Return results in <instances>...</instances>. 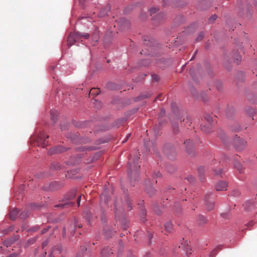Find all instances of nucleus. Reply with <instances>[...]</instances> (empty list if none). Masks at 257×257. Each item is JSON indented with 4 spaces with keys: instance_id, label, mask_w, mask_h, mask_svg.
Here are the masks:
<instances>
[{
    "instance_id": "f257e3e1",
    "label": "nucleus",
    "mask_w": 257,
    "mask_h": 257,
    "mask_svg": "<svg viewBox=\"0 0 257 257\" xmlns=\"http://www.w3.org/2000/svg\"><path fill=\"white\" fill-rule=\"evenodd\" d=\"M76 190H73L69 192L60 202L56 204L55 207L76 208L80 206L81 195L76 196Z\"/></svg>"
},
{
    "instance_id": "f03ea898",
    "label": "nucleus",
    "mask_w": 257,
    "mask_h": 257,
    "mask_svg": "<svg viewBox=\"0 0 257 257\" xmlns=\"http://www.w3.org/2000/svg\"><path fill=\"white\" fill-rule=\"evenodd\" d=\"M140 154L136 152L135 154L131 155L127 164V173L131 181L137 180L139 177V170Z\"/></svg>"
},
{
    "instance_id": "7ed1b4c3",
    "label": "nucleus",
    "mask_w": 257,
    "mask_h": 257,
    "mask_svg": "<svg viewBox=\"0 0 257 257\" xmlns=\"http://www.w3.org/2000/svg\"><path fill=\"white\" fill-rule=\"evenodd\" d=\"M89 37V35L88 34H82L79 32L71 33L68 37L67 45L69 47H71L73 44L78 41L82 38L88 39Z\"/></svg>"
},
{
    "instance_id": "20e7f679",
    "label": "nucleus",
    "mask_w": 257,
    "mask_h": 257,
    "mask_svg": "<svg viewBox=\"0 0 257 257\" xmlns=\"http://www.w3.org/2000/svg\"><path fill=\"white\" fill-rule=\"evenodd\" d=\"M233 143L235 148L238 151L243 150L246 146V142L237 136L233 139Z\"/></svg>"
},
{
    "instance_id": "39448f33",
    "label": "nucleus",
    "mask_w": 257,
    "mask_h": 257,
    "mask_svg": "<svg viewBox=\"0 0 257 257\" xmlns=\"http://www.w3.org/2000/svg\"><path fill=\"white\" fill-rule=\"evenodd\" d=\"M48 138H49L48 136H46L44 134H40L37 137L36 141L39 145H41L44 148L48 145V143L46 142V140Z\"/></svg>"
},
{
    "instance_id": "423d86ee",
    "label": "nucleus",
    "mask_w": 257,
    "mask_h": 257,
    "mask_svg": "<svg viewBox=\"0 0 257 257\" xmlns=\"http://www.w3.org/2000/svg\"><path fill=\"white\" fill-rule=\"evenodd\" d=\"M227 184L225 181H220L216 184L215 189L217 191H224L227 190Z\"/></svg>"
},
{
    "instance_id": "0eeeda50",
    "label": "nucleus",
    "mask_w": 257,
    "mask_h": 257,
    "mask_svg": "<svg viewBox=\"0 0 257 257\" xmlns=\"http://www.w3.org/2000/svg\"><path fill=\"white\" fill-rule=\"evenodd\" d=\"M210 194H207L205 195L204 200L206 202V207L208 208H213L215 207L214 202L211 200Z\"/></svg>"
},
{
    "instance_id": "6e6552de",
    "label": "nucleus",
    "mask_w": 257,
    "mask_h": 257,
    "mask_svg": "<svg viewBox=\"0 0 257 257\" xmlns=\"http://www.w3.org/2000/svg\"><path fill=\"white\" fill-rule=\"evenodd\" d=\"M184 144L186 147V150L189 154H191L193 148V143L190 140H187L184 142Z\"/></svg>"
},
{
    "instance_id": "1a4fd4ad",
    "label": "nucleus",
    "mask_w": 257,
    "mask_h": 257,
    "mask_svg": "<svg viewBox=\"0 0 257 257\" xmlns=\"http://www.w3.org/2000/svg\"><path fill=\"white\" fill-rule=\"evenodd\" d=\"M111 9L110 6L108 4L104 8H102L99 13L98 16L99 17H103L107 15V13Z\"/></svg>"
},
{
    "instance_id": "9d476101",
    "label": "nucleus",
    "mask_w": 257,
    "mask_h": 257,
    "mask_svg": "<svg viewBox=\"0 0 257 257\" xmlns=\"http://www.w3.org/2000/svg\"><path fill=\"white\" fill-rule=\"evenodd\" d=\"M62 250V247L61 245H57L54 248H52L50 254V257H54L57 253H60Z\"/></svg>"
},
{
    "instance_id": "9b49d317",
    "label": "nucleus",
    "mask_w": 257,
    "mask_h": 257,
    "mask_svg": "<svg viewBox=\"0 0 257 257\" xmlns=\"http://www.w3.org/2000/svg\"><path fill=\"white\" fill-rule=\"evenodd\" d=\"M111 249L109 247L104 248L101 252V255L103 257H110L113 254V252H111Z\"/></svg>"
},
{
    "instance_id": "f8f14e48",
    "label": "nucleus",
    "mask_w": 257,
    "mask_h": 257,
    "mask_svg": "<svg viewBox=\"0 0 257 257\" xmlns=\"http://www.w3.org/2000/svg\"><path fill=\"white\" fill-rule=\"evenodd\" d=\"M201 130L203 132L205 133H209L212 130V124L206 123L205 124L202 125H201Z\"/></svg>"
},
{
    "instance_id": "ddd939ff",
    "label": "nucleus",
    "mask_w": 257,
    "mask_h": 257,
    "mask_svg": "<svg viewBox=\"0 0 257 257\" xmlns=\"http://www.w3.org/2000/svg\"><path fill=\"white\" fill-rule=\"evenodd\" d=\"M108 198L109 197L107 196L106 190H105L100 196L101 203H102V202L103 201L104 203L108 205V207H109L108 205L109 202Z\"/></svg>"
},
{
    "instance_id": "4468645a",
    "label": "nucleus",
    "mask_w": 257,
    "mask_h": 257,
    "mask_svg": "<svg viewBox=\"0 0 257 257\" xmlns=\"http://www.w3.org/2000/svg\"><path fill=\"white\" fill-rule=\"evenodd\" d=\"M183 241L184 242V244L183 243H182L181 245L179 246V247L180 248H182V249L185 250L187 253L189 254H191V249L189 246L188 243L187 242V241Z\"/></svg>"
},
{
    "instance_id": "2eb2a0df",
    "label": "nucleus",
    "mask_w": 257,
    "mask_h": 257,
    "mask_svg": "<svg viewBox=\"0 0 257 257\" xmlns=\"http://www.w3.org/2000/svg\"><path fill=\"white\" fill-rule=\"evenodd\" d=\"M84 213L86 219L90 223L91 220L93 219L92 213L90 212L89 210H86Z\"/></svg>"
},
{
    "instance_id": "dca6fc26",
    "label": "nucleus",
    "mask_w": 257,
    "mask_h": 257,
    "mask_svg": "<svg viewBox=\"0 0 257 257\" xmlns=\"http://www.w3.org/2000/svg\"><path fill=\"white\" fill-rule=\"evenodd\" d=\"M19 213V210H11L10 218L12 220H15Z\"/></svg>"
},
{
    "instance_id": "f3484780",
    "label": "nucleus",
    "mask_w": 257,
    "mask_h": 257,
    "mask_svg": "<svg viewBox=\"0 0 257 257\" xmlns=\"http://www.w3.org/2000/svg\"><path fill=\"white\" fill-rule=\"evenodd\" d=\"M221 216L224 219H228L231 216V214L228 210H224V211L220 214Z\"/></svg>"
},
{
    "instance_id": "a211bd4d",
    "label": "nucleus",
    "mask_w": 257,
    "mask_h": 257,
    "mask_svg": "<svg viewBox=\"0 0 257 257\" xmlns=\"http://www.w3.org/2000/svg\"><path fill=\"white\" fill-rule=\"evenodd\" d=\"M243 206L246 209L249 208H252L254 207V203L251 201H246L244 202V203L243 204Z\"/></svg>"
},
{
    "instance_id": "6ab92c4d",
    "label": "nucleus",
    "mask_w": 257,
    "mask_h": 257,
    "mask_svg": "<svg viewBox=\"0 0 257 257\" xmlns=\"http://www.w3.org/2000/svg\"><path fill=\"white\" fill-rule=\"evenodd\" d=\"M66 151L65 148L63 147H56V148L53 149V153H60Z\"/></svg>"
},
{
    "instance_id": "aec40b11",
    "label": "nucleus",
    "mask_w": 257,
    "mask_h": 257,
    "mask_svg": "<svg viewBox=\"0 0 257 257\" xmlns=\"http://www.w3.org/2000/svg\"><path fill=\"white\" fill-rule=\"evenodd\" d=\"M234 167L240 173L244 172L242 166L239 162H235L234 163Z\"/></svg>"
},
{
    "instance_id": "412c9836",
    "label": "nucleus",
    "mask_w": 257,
    "mask_h": 257,
    "mask_svg": "<svg viewBox=\"0 0 257 257\" xmlns=\"http://www.w3.org/2000/svg\"><path fill=\"white\" fill-rule=\"evenodd\" d=\"M165 230L167 232H171L173 230V225L171 222H167L165 225Z\"/></svg>"
},
{
    "instance_id": "4be33fe9",
    "label": "nucleus",
    "mask_w": 257,
    "mask_h": 257,
    "mask_svg": "<svg viewBox=\"0 0 257 257\" xmlns=\"http://www.w3.org/2000/svg\"><path fill=\"white\" fill-rule=\"evenodd\" d=\"M29 215V212L28 210H24L20 214L19 217L22 219H26Z\"/></svg>"
},
{
    "instance_id": "5701e85b",
    "label": "nucleus",
    "mask_w": 257,
    "mask_h": 257,
    "mask_svg": "<svg viewBox=\"0 0 257 257\" xmlns=\"http://www.w3.org/2000/svg\"><path fill=\"white\" fill-rule=\"evenodd\" d=\"M147 193L151 196L154 195L156 193V190L152 186H150L147 188Z\"/></svg>"
},
{
    "instance_id": "b1692460",
    "label": "nucleus",
    "mask_w": 257,
    "mask_h": 257,
    "mask_svg": "<svg viewBox=\"0 0 257 257\" xmlns=\"http://www.w3.org/2000/svg\"><path fill=\"white\" fill-rule=\"evenodd\" d=\"M165 17V15L163 13H160L155 17L154 18V21H160L163 20Z\"/></svg>"
},
{
    "instance_id": "393cba45",
    "label": "nucleus",
    "mask_w": 257,
    "mask_h": 257,
    "mask_svg": "<svg viewBox=\"0 0 257 257\" xmlns=\"http://www.w3.org/2000/svg\"><path fill=\"white\" fill-rule=\"evenodd\" d=\"M99 93L100 90L97 88H93L89 91V95H97Z\"/></svg>"
},
{
    "instance_id": "a878e982",
    "label": "nucleus",
    "mask_w": 257,
    "mask_h": 257,
    "mask_svg": "<svg viewBox=\"0 0 257 257\" xmlns=\"http://www.w3.org/2000/svg\"><path fill=\"white\" fill-rule=\"evenodd\" d=\"M43 206H42L40 204H38L35 202L30 203L28 205V207L30 208H41Z\"/></svg>"
},
{
    "instance_id": "bb28decb",
    "label": "nucleus",
    "mask_w": 257,
    "mask_h": 257,
    "mask_svg": "<svg viewBox=\"0 0 257 257\" xmlns=\"http://www.w3.org/2000/svg\"><path fill=\"white\" fill-rule=\"evenodd\" d=\"M219 137L221 139V140L223 142V143L226 144L227 143L226 140L228 139V138L224 133H223V132L219 134Z\"/></svg>"
},
{
    "instance_id": "cd10ccee",
    "label": "nucleus",
    "mask_w": 257,
    "mask_h": 257,
    "mask_svg": "<svg viewBox=\"0 0 257 257\" xmlns=\"http://www.w3.org/2000/svg\"><path fill=\"white\" fill-rule=\"evenodd\" d=\"M205 120L207 122V123H209V124H212V118L210 115H206L204 117Z\"/></svg>"
},
{
    "instance_id": "c85d7f7f",
    "label": "nucleus",
    "mask_w": 257,
    "mask_h": 257,
    "mask_svg": "<svg viewBox=\"0 0 257 257\" xmlns=\"http://www.w3.org/2000/svg\"><path fill=\"white\" fill-rule=\"evenodd\" d=\"M198 173L200 178H201V176L204 173V167L200 166L198 168Z\"/></svg>"
},
{
    "instance_id": "c756f323",
    "label": "nucleus",
    "mask_w": 257,
    "mask_h": 257,
    "mask_svg": "<svg viewBox=\"0 0 257 257\" xmlns=\"http://www.w3.org/2000/svg\"><path fill=\"white\" fill-rule=\"evenodd\" d=\"M233 57H234V61H235V62L237 64H239L241 61L240 56L238 54H237V55L235 54V55L233 56Z\"/></svg>"
},
{
    "instance_id": "7c9ffc66",
    "label": "nucleus",
    "mask_w": 257,
    "mask_h": 257,
    "mask_svg": "<svg viewBox=\"0 0 257 257\" xmlns=\"http://www.w3.org/2000/svg\"><path fill=\"white\" fill-rule=\"evenodd\" d=\"M75 227H76V223H75V224L74 225L70 226L68 227V229L69 231H70L71 232L72 234H73Z\"/></svg>"
},
{
    "instance_id": "2f4dec72",
    "label": "nucleus",
    "mask_w": 257,
    "mask_h": 257,
    "mask_svg": "<svg viewBox=\"0 0 257 257\" xmlns=\"http://www.w3.org/2000/svg\"><path fill=\"white\" fill-rule=\"evenodd\" d=\"M173 132L175 134H177L179 132V127L177 124H173L172 125Z\"/></svg>"
},
{
    "instance_id": "473e14b6",
    "label": "nucleus",
    "mask_w": 257,
    "mask_h": 257,
    "mask_svg": "<svg viewBox=\"0 0 257 257\" xmlns=\"http://www.w3.org/2000/svg\"><path fill=\"white\" fill-rule=\"evenodd\" d=\"M152 79L155 82H157L159 80V77L157 74H154L152 75Z\"/></svg>"
},
{
    "instance_id": "72a5a7b5",
    "label": "nucleus",
    "mask_w": 257,
    "mask_h": 257,
    "mask_svg": "<svg viewBox=\"0 0 257 257\" xmlns=\"http://www.w3.org/2000/svg\"><path fill=\"white\" fill-rule=\"evenodd\" d=\"M14 242V241L12 240H7L5 241L4 242V244L6 245L7 247H8L9 246H11V244H12Z\"/></svg>"
},
{
    "instance_id": "f704fd0d",
    "label": "nucleus",
    "mask_w": 257,
    "mask_h": 257,
    "mask_svg": "<svg viewBox=\"0 0 257 257\" xmlns=\"http://www.w3.org/2000/svg\"><path fill=\"white\" fill-rule=\"evenodd\" d=\"M199 219L200 221V223H204L206 222V218L203 216H199Z\"/></svg>"
},
{
    "instance_id": "c9c22d12",
    "label": "nucleus",
    "mask_w": 257,
    "mask_h": 257,
    "mask_svg": "<svg viewBox=\"0 0 257 257\" xmlns=\"http://www.w3.org/2000/svg\"><path fill=\"white\" fill-rule=\"evenodd\" d=\"M217 16L216 15H214L212 16L209 19V21L210 23L213 22L216 19H217Z\"/></svg>"
},
{
    "instance_id": "e433bc0d",
    "label": "nucleus",
    "mask_w": 257,
    "mask_h": 257,
    "mask_svg": "<svg viewBox=\"0 0 257 257\" xmlns=\"http://www.w3.org/2000/svg\"><path fill=\"white\" fill-rule=\"evenodd\" d=\"M183 121L185 122L186 123L188 124V125H190V124L191 123V119L189 117H186V118H184L183 119Z\"/></svg>"
},
{
    "instance_id": "4c0bfd02",
    "label": "nucleus",
    "mask_w": 257,
    "mask_h": 257,
    "mask_svg": "<svg viewBox=\"0 0 257 257\" xmlns=\"http://www.w3.org/2000/svg\"><path fill=\"white\" fill-rule=\"evenodd\" d=\"M158 9L156 8H152L150 10V13L151 15L156 13L158 11Z\"/></svg>"
},
{
    "instance_id": "58836bf2",
    "label": "nucleus",
    "mask_w": 257,
    "mask_h": 257,
    "mask_svg": "<svg viewBox=\"0 0 257 257\" xmlns=\"http://www.w3.org/2000/svg\"><path fill=\"white\" fill-rule=\"evenodd\" d=\"M186 179L189 182H192L194 181V178L192 176L190 175L186 177Z\"/></svg>"
},
{
    "instance_id": "ea45409f",
    "label": "nucleus",
    "mask_w": 257,
    "mask_h": 257,
    "mask_svg": "<svg viewBox=\"0 0 257 257\" xmlns=\"http://www.w3.org/2000/svg\"><path fill=\"white\" fill-rule=\"evenodd\" d=\"M204 37L203 33H200L198 37L196 38L197 41H201Z\"/></svg>"
},
{
    "instance_id": "a19ab883",
    "label": "nucleus",
    "mask_w": 257,
    "mask_h": 257,
    "mask_svg": "<svg viewBox=\"0 0 257 257\" xmlns=\"http://www.w3.org/2000/svg\"><path fill=\"white\" fill-rule=\"evenodd\" d=\"M230 111L231 113H232V112H234V109H233V108H230V109H228L227 110V111H226V114H227V115L228 116H229V112H230Z\"/></svg>"
},
{
    "instance_id": "79ce46f5",
    "label": "nucleus",
    "mask_w": 257,
    "mask_h": 257,
    "mask_svg": "<svg viewBox=\"0 0 257 257\" xmlns=\"http://www.w3.org/2000/svg\"><path fill=\"white\" fill-rule=\"evenodd\" d=\"M217 249H220V247H218L217 248H215L211 252V255H214L216 253V251H217Z\"/></svg>"
},
{
    "instance_id": "37998d69",
    "label": "nucleus",
    "mask_w": 257,
    "mask_h": 257,
    "mask_svg": "<svg viewBox=\"0 0 257 257\" xmlns=\"http://www.w3.org/2000/svg\"><path fill=\"white\" fill-rule=\"evenodd\" d=\"M15 197L16 198V199L17 200H20L21 198H22L23 195L20 194V195H18L17 194H16Z\"/></svg>"
},
{
    "instance_id": "c03bdc74",
    "label": "nucleus",
    "mask_w": 257,
    "mask_h": 257,
    "mask_svg": "<svg viewBox=\"0 0 257 257\" xmlns=\"http://www.w3.org/2000/svg\"><path fill=\"white\" fill-rule=\"evenodd\" d=\"M51 114L52 115L53 119L54 120L55 119V117L57 116L56 112L52 111Z\"/></svg>"
},
{
    "instance_id": "a18cd8bd",
    "label": "nucleus",
    "mask_w": 257,
    "mask_h": 257,
    "mask_svg": "<svg viewBox=\"0 0 257 257\" xmlns=\"http://www.w3.org/2000/svg\"><path fill=\"white\" fill-rule=\"evenodd\" d=\"M214 172L215 173V175H219L220 174H221L222 171L221 170H218V171L214 170Z\"/></svg>"
},
{
    "instance_id": "49530a36",
    "label": "nucleus",
    "mask_w": 257,
    "mask_h": 257,
    "mask_svg": "<svg viewBox=\"0 0 257 257\" xmlns=\"http://www.w3.org/2000/svg\"><path fill=\"white\" fill-rule=\"evenodd\" d=\"M113 234H107V232H105V234H104V236L106 238H109V237H111V236Z\"/></svg>"
},
{
    "instance_id": "de8ad7c7",
    "label": "nucleus",
    "mask_w": 257,
    "mask_h": 257,
    "mask_svg": "<svg viewBox=\"0 0 257 257\" xmlns=\"http://www.w3.org/2000/svg\"><path fill=\"white\" fill-rule=\"evenodd\" d=\"M131 137V134H128L126 137V139L122 141V143H124L127 141V140L129 139V138Z\"/></svg>"
},
{
    "instance_id": "09e8293b",
    "label": "nucleus",
    "mask_w": 257,
    "mask_h": 257,
    "mask_svg": "<svg viewBox=\"0 0 257 257\" xmlns=\"http://www.w3.org/2000/svg\"><path fill=\"white\" fill-rule=\"evenodd\" d=\"M154 176L155 177H159L160 176V173L159 172H158L157 173H155L154 174Z\"/></svg>"
},
{
    "instance_id": "8fccbe9b",
    "label": "nucleus",
    "mask_w": 257,
    "mask_h": 257,
    "mask_svg": "<svg viewBox=\"0 0 257 257\" xmlns=\"http://www.w3.org/2000/svg\"><path fill=\"white\" fill-rule=\"evenodd\" d=\"M18 255V253H13L10 254V257H16Z\"/></svg>"
},
{
    "instance_id": "3c124183",
    "label": "nucleus",
    "mask_w": 257,
    "mask_h": 257,
    "mask_svg": "<svg viewBox=\"0 0 257 257\" xmlns=\"http://www.w3.org/2000/svg\"><path fill=\"white\" fill-rule=\"evenodd\" d=\"M83 254L81 252H78L76 254L75 257H82Z\"/></svg>"
},
{
    "instance_id": "603ef678",
    "label": "nucleus",
    "mask_w": 257,
    "mask_h": 257,
    "mask_svg": "<svg viewBox=\"0 0 257 257\" xmlns=\"http://www.w3.org/2000/svg\"><path fill=\"white\" fill-rule=\"evenodd\" d=\"M48 230V228H45V229H44L42 230L41 231V233L42 234H44L46 232H47Z\"/></svg>"
},
{
    "instance_id": "864d4df0",
    "label": "nucleus",
    "mask_w": 257,
    "mask_h": 257,
    "mask_svg": "<svg viewBox=\"0 0 257 257\" xmlns=\"http://www.w3.org/2000/svg\"><path fill=\"white\" fill-rule=\"evenodd\" d=\"M39 228V226H36L34 227L32 229L33 231H35L38 230Z\"/></svg>"
},
{
    "instance_id": "5fc2aeb1",
    "label": "nucleus",
    "mask_w": 257,
    "mask_h": 257,
    "mask_svg": "<svg viewBox=\"0 0 257 257\" xmlns=\"http://www.w3.org/2000/svg\"><path fill=\"white\" fill-rule=\"evenodd\" d=\"M177 208H180V207H182L183 206L182 205H180V203L178 202H177V206H176Z\"/></svg>"
},
{
    "instance_id": "6e6d98bb",
    "label": "nucleus",
    "mask_w": 257,
    "mask_h": 257,
    "mask_svg": "<svg viewBox=\"0 0 257 257\" xmlns=\"http://www.w3.org/2000/svg\"><path fill=\"white\" fill-rule=\"evenodd\" d=\"M35 241V239H30L29 240V242L31 244L33 243Z\"/></svg>"
},
{
    "instance_id": "4d7b16f0",
    "label": "nucleus",
    "mask_w": 257,
    "mask_h": 257,
    "mask_svg": "<svg viewBox=\"0 0 257 257\" xmlns=\"http://www.w3.org/2000/svg\"><path fill=\"white\" fill-rule=\"evenodd\" d=\"M254 224V223L253 221H250L249 222H248V226H253Z\"/></svg>"
},
{
    "instance_id": "13d9d810",
    "label": "nucleus",
    "mask_w": 257,
    "mask_h": 257,
    "mask_svg": "<svg viewBox=\"0 0 257 257\" xmlns=\"http://www.w3.org/2000/svg\"><path fill=\"white\" fill-rule=\"evenodd\" d=\"M66 234V228L64 227L63 229V235L64 236Z\"/></svg>"
},
{
    "instance_id": "bf43d9fd",
    "label": "nucleus",
    "mask_w": 257,
    "mask_h": 257,
    "mask_svg": "<svg viewBox=\"0 0 257 257\" xmlns=\"http://www.w3.org/2000/svg\"><path fill=\"white\" fill-rule=\"evenodd\" d=\"M144 257H152V256L150 253H146V254L145 255Z\"/></svg>"
},
{
    "instance_id": "052dcab7",
    "label": "nucleus",
    "mask_w": 257,
    "mask_h": 257,
    "mask_svg": "<svg viewBox=\"0 0 257 257\" xmlns=\"http://www.w3.org/2000/svg\"><path fill=\"white\" fill-rule=\"evenodd\" d=\"M165 111L164 110H162L161 111V115H163L165 114Z\"/></svg>"
},
{
    "instance_id": "680f3d73",
    "label": "nucleus",
    "mask_w": 257,
    "mask_h": 257,
    "mask_svg": "<svg viewBox=\"0 0 257 257\" xmlns=\"http://www.w3.org/2000/svg\"><path fill=\"white\" fill-rule=\"evenodd\" d=\"M14 229V227L11 226L9 228V231H12Z\"/></svg>"
},
{
    "instance_id": "e2e57ef3",
    "label": "nucleus",
    "mask_w": 257,
    "mask_h": 257,
    "mask_svg": "<svg viewBox=\"0 0 257 257\" xmlns=\"http://www.w3.org/2000/svg\"><path fill=\"white\" fill-rule=\"evenodd\" d=\"M79 2L81 3V4H83L84 3V2L85 1V0H79Z\"/></svg>"
},
{
    "instance_id": "0e129e2a",
    "label": "nucleus",
    "mask_w": 257,
    "mask_h": 257,
    "mask_svg": "<svg viewBox=\"0 0 257 257\" xmlns=\"http://www.w3.org/2000/svg\"><path fill=\"white\" fill-rule=\"evenodd\" d=\"M46 254V252H45L44 253L41 257H45Z\"/></svg>"
},
{
    "instance_id": "69168bd1",
    "label": "nucleus",
    "mask_w": 257,
    "mask_h": 257,
    "mask_svg": "<svg viewBox=\"0 0 257 257\" xmlns=\"http://www.w3.org/2000/svg\"><path fill=\"white\" fill-rule=\"evenodd\" d=\"M93 39H94V40L97 41V37H94Z\"/></svg>"
},
{
    "instance_id": "338daca9",
    "label": "nucleus",
    "mask_w": 257,
    "mask_h": 257,
    "mask_svg": "<svg viewBox=\"0 0 257 257\" xmlns=\"http://www.w3.org/2000/svg\"><path fill=\"white\" fill-rule=\"evenodd\" d=\"M127 227H128V226L127 225H124V229H126Z\"/></svg>"
},
{
    "instance_id": "774afa93",
    "label": "nucleus",
    "mask_w": 257,
    "mask_h": 257,
    "mask_svg": "<svg viewBox=\"0 0 257 257\" xmlns=\"http://www.w3.org/2000/svg\"><path fill=\"white\" fill-rule=\"evenodd\" d=\"M161 95L160 94V95H158V96L157 97L156 99H159L160 98V96H161Z\"/></svg>"
}]
</instances>
